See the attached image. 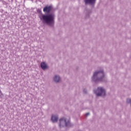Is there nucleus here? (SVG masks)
Wrapping results in <instances>:
<instances>
[{
    "label": "nucleus",
    "mask_w": 131,
    "mask_h": 131,
    "mask_svg": "<svg viewBox=\"0 0 131 131\" xmlns=\"http://www.w3.org/2000/svg\"><path fill=\"white\" fill-rule=\"evenodd\" d=\"M97 91L98 92V93H96V91H95V93L96 94V95L98 96H102V97H105V95H106V91H105V90L103 89L102 87H99L98 88Z\"/></svg>",
    "instance_id": "nucleus-4"
},
{
    "label": "nucleus",
    "mask_w": 131,
    "mask_h": 131,
    "mask_svg": "<svg viewBox=\"0 0 131 131\" xmlns=\"http://www.w3.org/2000/svg\"><path fill=\"white\" fill-rule=\"evenodd\" d=\"M96 76H101L98 79V80H99V81H102V79L104 78V76H105L104 72H103V71L100 72H95L92 77L93 80L95 77H96Z\"/></svg>",
    "instance_id": "nucleus-2"
},
{
    "label": "nucleus",
    "mask_w": 131,
    "mask_h": 131,
    "mask_svg": "<svg viewBox=\"0 0 131 131\" xmlns=\"http://www.w3.org/2000/svg\"><path fill=\"white\" fill-rule=\"evenodd\" d=\"M4 95L3 94V93L2 92V90H1V89H0V96H3Z\"/></svg>",
    "instance_id": "nucleus-12"
},
{
    "label": "nucleus",
    "mask_w": 131,
    "mask_h": 131,
    "mask_svg": "<svg viewBox=\"0 0 131 131\" xmlns=\"http://www.w3.org/2000/svg\"><path fill=\"white\" fill-rule=\"evenodd\" d=\"M40 67L42 70H47L49 68V66H48V63L46 62H42L40 63Z\"/></svg>",
    "instance_id": "nucleus-5"
},
{
    "label": "nucleus",
    "mask_w": 131,
    "mask_h": 131,
    "mask_svg": "<svg viewBox=\"0 0 131 131\" xmlns=\"http://www.w3.org/2000/svg\"><path fill=\"white\" fill-rule=\"evenodd\" d=\"M50 25H54V16L52 14H50Z\"/></svg>",
    "instance_id": "nucleus-8"
},
{
    "label": "nucleus",
    "mask_w": 131,
    "mask_h": 131,
    "mask_svg": "<svg viewBox=\"0 0 131 131\" xmlns=\"http://www.w3.org/2000/svg\"><path fill=\"white\" fill-rule=\"evenodd\" d=\"M85 115H86V116H89V115H90V113H86V114H85Z\"/></svg>",
    "instance_id": "nucleus-13"
},
{
    "label": "nucleus",
    "mask_w": 131,
    "mask_h": 131,
    "mask_svg": "<svg viewBox=\"0 0 131 131\" xmlns=\"http://www.w3.org/2000/svg\"><path fill=\"white\" fill-rule=\"evenodd\" d=\"M51 8H52V7H51V6H50V10H51Z\"/></svg>",
    "instance_id": "nucleus-14"
},
{
    "label": "nucleus",
    "mask_w": 131,
    "mask_h": 131,
    "mask_svg": "<svg viewBox=\"0 0 131 131\" xmlns=\"http://www.w3.org/2000/svg\"><path fill=\"white\" fill-rule=\"evenodd\" d=\"M39 18L43 23L49 24L50 23V14H43L41 12L39 14Z\"/></svg>",
    "instance_id": "nucleus-1"
},
{
    "label": "nucleus",
    "mask_w": 131,
    "mask_h": 131,
    "mask_svg": "<svg viewBox=\"0 0 131 131\" xmlns=\"http://www.w3.org/2000/svg\"><path fill=\"white\" fill-rule=\"evenodd\" d=\"M59 126L61 127L66 125V126H70V122L65 118H61L59 120Z\"/></svg>",
    "instance_id": "nucleus-3"
},
{
    "label": "nucleus",
    "mask_w": 131,
    "mask_h": 131,
    "mask_svg": "<svg viewBox=\"0 0 131 131\" xmlns=\"http://www.w3.org/2000/svg\"><path fill=\"white\" fill-rule=\"evenodd\" d=\"M60 79V78L59 76H55L54 78V80L55 82H59Z\"/></svg>",
    "instance_id": "nucleus-10"
},
{
    "label": "nucleus",
    "mask_w": 131,
    "mask_h": 131,
    "mask_svg": "<svg viewBox=\"0 0 131 131\" xmlns=\"http://www.w3.org/2000/svg\"><path fill=\"white\" fill-rule=\"evenodd\" d=\"M130 102H131L130 99H128L127 100V103H130Z\"/></svg>",
    "instance_id": "nucleus-11"
},
{
    "label": "nucleus",
    "mask_w": 131,
    "mask_h": 131,
    "mask_svg": "<svg viewBox=\"0 0 131 131\" xmlns=\"http://www.w3.org/2000/svg\"><path fill=\"white\" fill-rule=\"evenodd\" d=\"M85 4L88 5V4H90V5H94L95 3H96V0H84Z\"/></svg>",
    "instance_id": "nucleus-6"
},
{
    "label": "nucleus",
    "mask_w": 131,
    "mask_h": 131,
    "mask_svg": "<svg viewBox=\"0 0 131 131\" xmlns=\"http://www.w3.org/2000/svg\"><path fill=\"white\" fill-rule=\"evenodd\" d=\"M51 120L53 122H57V121H58V116L56 115L52 116Z\"/></svg>",
    "instance_id": "nucleus-9"
},
{
    "label": "nucleus",
    "mask_w": 131,
    "mask_h": 131,
    "mask_svg": "<svg viewBox=\"0 0 131 131\" xmlns=\"http://www.w3.org/2000/svg\"><path fill=\"white\" fill-rule=\"evenodd\" d=\"M43 11L45 14H49L50 13V6H46Z\"/></svg>",
    "instance_id": "nucleus-7"
}]
</instances>
